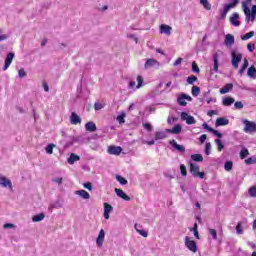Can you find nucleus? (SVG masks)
I'll list each match as a JSON object with an SVG mask.
<instances>
[{
	"instance_id": "obj_44",
	"label": "nucleus",
	"mask_w": 256,
	"mask_h": 256,
	"mask_svg": "<svg viewBox=\"0 0 256 256\" xmlns=\"http://www.w3.org/2000/svg\"><path fill=\"white\" fill-rule=\"evenodd\" d=\"M236 233H237V235H243V226H241V222H239L236 225Z\"/></svg>"
},
{
	"instance_id": "obj_23",
	"label": "nucleus",
	"mask_w": 256,
	"mask_h": 256,
	"mask_svg": "<svg viewBox=\"0 0 256 256\" xmlns=\"http://www.w3.org/2000/svg\"><path fill=\"white\" fill-rule=\"evenodd\" d=\"M81 157L75 153H72L70 157L67 159L69 165H73L75 162L80 161Z\"/></svg>"
},
{
	"instance_id": "obj_56",
	"label": "nucleus",
	"mask_w": 256,
	"mask_h": 256,
	"mask_svg": "<svg viewBox=\"0 0 256 256\" xmlns=\"http://www.w3.org/2000/svg\"><path fill=\"white\" fill-rule=\"evenodd\" d=\"M203 129H206V131H209V133H212L213 128L209 126L207 123H203L202 125Z\"/></svg>"
},
{
	"instance_id": "obj_5",
	"label": "nucleus",
	"mask_w": 256,
	"mask_h": 256,
	"mask_svg": "<svg viewBox=\"0 0 256 256\" xmlns=\"http://www.w3.org/2000/svg\"><path fill=\"white\" fill-rule=\"evenodd\" d=\"M185 247L189 249V251H192V253H197L198 248H197V243L194 240H191L189 236H186L184 239Z\"/></svg>"
},
{
	"instance_id": "obj_12",
	"label": "nucleus",
	"mask_w": 256,
	"mask_h": 256,
	"mask_svg": "<svg viewBox=\"0 0 256 256\" xmlns=\"http://www.w3.org/2000/svg\"><path fill=\"white\" fill-rule=\"evenodd\" d=\"M144 67L145 69H151V67H156V69H159V62L155 59H148Z\"/></svg>"
},
{
	"instance_id": "obj_48",
	"label": "nucleus",
	"mask_w": 256,
	"mask_h": 256,
	"mask_svg": "<svg viewBox=\"0 0 256 256\" xmlns=\"http://www.w3.org/2000/svg\"><path fill=\"white\" fill-rule=\"evenodd\" d=\"M83 187H85V189H88V191H93V184H91V182H85L83 184Z\"/></svg>"
},
{
	"instance_id": "obj_4",
	"label": "nucleus",
	"mask_w": 256,
	"mask_h": 256,
	"mask_svg": "<svg viewBox=\"0 0 256 256\" xmlns=\"http://www.w3.org/2000/svg\"><path fill=\"white\" fill-rule=\"evenodd\" d=\"M243 124H244V128H243L244 133H249V135L256 133L255 122H251L249 120H243Z\"/></svg>"
},
{
	"instance_id": "obj_64",
	"label": "nucleus",
	"mask_w": 256,
	"mask_h": 256,
	"mask_svg": "<svg viewBox=\"0 0 256 256\" xmlns=\"http://www.w3.org/2000/svg\"><path fill=\"white\" fill-rule=\"evenodd\" d=\"M53 182H54V183H58V185H61V183H63V178H61V177L54 178V179H53Z\"/></svg>"
},
{
	"instance_id": "obj_6",
	"label": "nucleus",
	"mask_w": 256,
	"mask_h": 256,
	"mask_svg": "<svg viewBox=\"0 0 256 256\" xmlns=\"http://www.w3.org/2000/svg\"><path fill=\"white\" fill-rule=\"evenodd\" d=\"M180 117L182 121H186L187 125H195L197 123L195 117L189 115L187 112H181Z\"/></svg>"
},
{
	"instance_id": "obj_54",
	"label": "nucleus",
	"mask_w": 256,
	"mask_h": 256,
	"mask_svg": "<svg viewBox=\"0 0 256 256\" xmlns=\"http://www.w3.org/2000/svg\"><path fill=\"white\" fill-rule=\"evenodd\" d=\"M205 153H206V155H211V144H210V142L206 143Z\"/></svg>"
},
{
	"instance_id": "obj_16",
	"label": "nucleus",
	"mask_w": 256,
	"mask_h": 256,
	"mask_svg": "<svg viewBox=\"0 0 256 256\" xmlns=\"http://www.w3.org/2000/svg\"><path fill=\"white\" fill-rule=\"evenodd\" d=\"M70 123L71 125H79V123H81V117L77 115V113L72 112L70 116Z\"/></svg>"
},
{
	"instance_id": "obj_60",
	"label": "nucleus",
	"mask_w": 256,
	"mask_h": 256,
	"mask_svg": "<svg viewBox=\"0 0 256 256\" xmlns=\"http://www.w3.org/2000/svg\"><path fill=\"white\" fill-rule=\"evenodd\" d=\"M199 141H200V143H205V141H207V134H202L199 137Z\"/></svg>"
},
{
	"instance_id": "obj_51",
	"label": "nucleus",
	"mask_w": 256,
	"mask_h": 256,
	"mask_svg": "<svg viewBox=\"0 0 256 256\" xmlns=\"http://www.w3.org/2000/svg\"><path fill=\"white\" fill-rule=\"evenodd\" d=\"M143 127L144 129H146V131H149V132L153 131V126H151L150 123H144Z\"/></svg>"
},
{
	"instance_id": "obj_19",
	"label": "nucleus",
	"mask_w": 256,
	"mask_h": 256,
	"mask_svg": "<svg viewBox=\"0 0 256 256\" xmlns=\"http://www.w3.org/2000/svg\"><path fill=\"white\" fill-rule=\"evenodd\" d=\"M85 129L90 133H95V131H97V125L95 124V122L90 121L85 124Z\"/></svg>"
},
{
	"instance_id": "obj_20",
	"label": "nucleus",
	"mask_w": 256,
	"mask_h": 256,
	"mask_svg": "<svg viewBox=\"0 0 256 256\" xmlns=\"http://www.w3.org/2000/svg\"><path fill=\"white\" fill-rule=\"evenodd\" d=\"M213 61H214L213 71L215 73H218L219 72V53L213 54Z\"/></svg>"
},
{
	"instance_id": "obj_8",
	"label": "nucleus",
	"mask_w": 256,
	"mask_h": 256,
	"mask_svg": "<svg viewBox=\"0 0 256 256\" xmlns=\"http://www.w3.org/2000/svg\"><path fill=\"white\" fill-rule=\"evenodd\" d=\"M0 187L13 189V183L7 177L0 174Z\"/></svg>"
},
{
	"instance_id": "obj_18",
	"label": "nucleus",
	"mask_w": 256,
	"mask_h": 256,
	"mask_svg": "<svg viewBox=\"0 0 256 256\" xmlns=\"http://www.w3.org/2000/svg\"><path fill=\"white\" fill-rule=\"evenodd\" d=\"M225 125H229V119H227L225 117L217 118V120L215 122L216 127H223Z\"/></svg>"
},
{
	"instance_id": "obj_46",
	"label": "nucleus",
	"mask_w": 256,
	"mask_h": 256,
	"mask_svg": "<svg viewBox=\"0 0 256 256\" xmlns=\"http://www.w3.org/2000/svg\"><path fill=\"white\" fill-rule=\"evenodd\" d=\"M18 76L20 77V79H23L24 77H27V72H25V69L21 68L18 71Z\"/></svg>"
},
{
	"instance_id": "obj_52",
	"label": "nucleus",
	"mask_w": 256,
	"mask_h": 256,
	"mask_svg": "<svg viewBox=\"0 0 256 256\" xmlns=\"http://www.w3.org/2000/svg\"><path fill=\"white\" fill-rule=\"evenodd\" d=\"M94 109H95V111H101V109H103V104L96 102L94 104Z\"/></svg>"
},
{
	"instance_id": "obj_63",
	"label": "nucleus",
	"mask_w": 256,
	"mask_h": 256,
	"mask_svg": "<svg viewBox=\"0 0 256 256\" xmlns=\"http://www.w3.org/2000/svg\"><path fill=\"white\" fill-rule=\"evenodd\" d=\"M231 9H233L229 4H225L223 11L226 13H229V11H231Z\"/></svg>"
},
{
	"instance_id": "obj_24",
	"label": "nucleus",
	"mask_w": 256,
	"mask_h": 256,
	"mask_svg": "<svg viewBox=\"0 0 256 256\" xmlns=\"http://www.w3.org/2000/svg\"><path fill=\"white\" fill-rule=\"evenodd\" d=\"M229 91H233V84L228 83L223 88L220 89V94L225 95L229 93Z\"/></svg>"
},
{
	"instance_id": "obj_29",
	"label": "nucleus",
	"mask_w": 256,
	"mask_h": 256,
	"mask_svg": "<svg viewBox=\"0 0 256 256\" xmlns=\"http://www.w3.org/2000/svg\"><path fill=\"white\" fill-rule=\"evenodd\" d=\"M192 161H196L197 163L203 162V155L201 154H192L191 155Z\"/></svg>"
},
{
	"instance_id": "obj_1",
	"label": "nucleus",
	"mask_w": 256,
	"mask_h": 256,
	"mask_svg": "<svg viewBox=\"0 0 256 256\" xmlns=\"http://www.w3.org/2000/svg\"><path fill=\"white\" fill-rule=\"evenodd\" d=\"M242 9L243 12L246 16V21H255V16H256V5H253L251 9H249V6L247 4L242 3Z\"/></svg>"
},
{
	"instance_id": "obj_2",
	"label": "nucleus",
	"mask_w": 256,
	"mask_h": 256,
	"mask_svg": "<svg viewBox=\"0 0 256 256\" xmlns=\"http://www.w3.org/2000/svg\"><path fill=\"white\" fill-rule=\"evenodd\" d=\"M190 173L192 177H195L198 179H205V172H200L199 165L195 163H190Z\"/></svg>"
},
{
	"instance_id": "obj_22",
	"label": "nucleus",
	"mask_w": 256,
	"mask_h": 256,
	"mask_svg": "<svg viewBox=\"0 0 256 256\" xmlns=\"http://www.w3.org/2000/svg\"><path fill=\"white\" fill-rule=\"evenodd\" d=\"M172 27L166 24H162L160 26V33H164V35H171Z\"/></svg>"
},
{
	"instance_id": "obj_43",
	"label": "nucleus",
	"mask_w": 256,
	"mask_h": 256,
	"mask_svg": "<svg viewBox=\"0 0 256 256\" xmlns=\"http://www.w3.org/2000/svg\"><path fill=\"white\" fill-rule=\"evenodd\" d=\"M180 173L183 177H187V167L184 164L180 165Z\"/></svg>"
},
{
	"instance_id": "obj_62",
	"label": "nucleus",
	"mask_w": 256,
	"mask_h": 256,
	"mask_svg": "<svg viewBox=\"0 0 256 256\" xmlns=\"http://www.w3.org/2000/svg\"><path fill=\"white\" fill-rule=\"evenodd\" d=\"M61 206H55V204H50V206L48 207V211H50V213L53 212V209H59Z\"/></svg>"
},
{
	"instance_id": "obj_15",
	"label": "nucleus",
	"mask_w": 256,
	"mask_h": 256,
	"mask_svg": "<svg viewBox=\"0 0 256 256\" xmlns=\"http://www.w3.org/2000/svg\"><path fill=\"white\" fill-rule=\"evenodd\" d=\"M170 145L179 153H185V146L179 145L177 141L175 140H170Z\"/></svg>"
},
{
	"instance_id": "obj_10",
	"label": "nucleus",
	"mask_w": 256,
	"mask_h": 256,
	"mask_svg": "<svg viewBox=\"0 0 256 256\" xmlns=\"http://www.w3.org/2000/svg\"><path fill=\"white\" fill-rule=\"evenodd\" d=\"M230 23L234 27H239L241 25V22L239 21V13L234 12L232 16L230 17Z\"/></svg>"
},
{
	"instance_id": "obj_34",
	"label": "nucleus",
	"mask_w": 256,
	"mask_h": 256,
	"mask_svg": "<svg viewBox=\"0 0 256 256\" xmlns=\"http://www.w3.org/2000/svg\"><path fill=\"white\" fill-rule=\"evenodd\" d=\"M247 75H248V77H251L252 79H254V77L256 75L255 66H251L250 68H248Z\"/></svg>"
},
{
	"instance_id": "obj_42",
	"label": "nucleus",
	"mask_w": 256,
	"mask_h": 256,
	"mask_svg": "<svg viewBox=\"0 0 256 256\" xmlns=\"http://www.w3.org/2000/svg\"><path fill=\"white\" fill-rule=\"evenodd\" d=\"M246 165H254L256 163V157L252 156L245 160Z\"/></svg>"
},
{
	"instance_id": "obj_57",
	"label": "nucleus",
	"mask_w": 256,
	"mask_h": 256,
	"mask_svg": "<svg viewBox=\"0 0 256 256\" xmlns=\"http://www.w3.org/2000/svg\"><path fill=\"white\" fill-rule=\"evenodd\" d=\"M232 9H235L237 5L239 4V0H231V3H228Z\"/></svg>"
},
{
	"instance_id": "obj_47",
	"label": "nucleus",
	"mask_w": 256,
	"mask_h": 256,
	"mask_svg": "<svg viewBox=\"0 0 256 256\" xmlns=\"http://www.w3.org/2000/svg\"><path fill=\"white\" fill-rule=\"evenodd\" d=\"M135 229L142 237H148L149 234L147 233V231L137 229V225H135Z\"/></svg>"
},
{
	"instance_id": "obj_14",
	"label": "nucleus",
	"mask_w": 256,
	"mask_h": 256,
	"mask_svg": "<svg viewBox=\"0 0 256 256\" xmlns=\"http://www.w3.org/2000/svg\"><path fill=\"white\" fill-rule=\"evenodd\" d=\"M115 193L124 201H131V197L125 193L122 189L115 188Z\"/></svg>"
},
{
	"instance_id": "obj_59",
	"label": "nucleus",
	"mask_w": 256,
	"mask_h": 256,
	"mask_svg": "<svg viewBox=\"0 0 256 256\" xmlns=\"http://www.w3.org/2000/svg\"><path fill=\"white\" fill-rule=\"evenodd\" d=\"M247 49L250 51V53H253V51H255V44L249 43L247 45Z\"/></svg>"
},
{
	"instance_id": "obj_31",
	"label": "nucleus",
	"mask_w": 256,
	"mask_h": 256,
	"mask_svg": "<svg viewBox=\"0 0 256 256\" xmlns=\"http://www.w3.org/2000/svg\"><path fill=\"white\" fill-rule=\"evenodd\" d=\"M255 35V31H250L244 35H241V39L242 41H247L249 39H251V37H253Z\"/></svg>"
},
{
	"instance_id": "obj_35",
	"label": "nucleus",
	"mask_w": 256,
	"mask_h": 256,
	"mask_svg": "<svg viewBox=\"0 0 256 256\" xmlns=\"http://www.w3.org/2000/svg\"><path fill=\"white\" fill-rule=\"evenodd\" d=\"M197 76L195 75H190L187 77L186 81L188 83V85H194L195 81H197Z\"/></svg>"
},
{
	"instance_id": "obj_38",
	"label": "nucleus",
	"mask_w": 256,
	"mask_h": 256,
	"mask_svg": "<svg viewBox=\"0 0 256 256\" xmlns=\"http://www.w3.org/2000/svg\"><path fill=\"white\" fill-rule=\"evenodd\" d=\"M116 181L120 183V185H127L128 181L121 175H116Z\"/></svg>"
},
{
	"instance_id": "obj_17",
	"label": "nucleus",
	"mask_w": 256,
	"mask_h": 256,
	"mask_svg": "<svg viewBox=\"0 0 256 256\" xmlns=\"http://www.w3.org/2000/svg\"><path fill=\"white\" fill-rule=\"evenodd\" d=\"M113 212V206L109 203H104V219H109V214Z\"/></svg>"
},
{
	"instance_id": "obj_40",
	"label": "nucleus",
	"mask_w": 256,
	"mask_h": 256,
	"mask_svg": "<svg viewBox=\"0 0 256 256\" xmlns=\"http://www.w3.org/2000/svg\"><path fill=\"white\" fill-rule=\"evenodd\" d=\"M166 137H167V133H165V132H156L155 133L156 141L159 139H166Z\"/></svg>"
},
{
	"instance_id": "obj_30",
	"label": "nucleus",
	"mask_w": 256,
	"mask_h": 256,
	"mask_svg": "<svg viewBox=\"0 0 256 256\" xmlns=\"http://www.w3.org/2000/svg\"><path fill=\"white\" fill-rule=\"evenodd\" d=\"M200 4L206 9V11H211V3L209 0H200Z\"/></svg>"
},
{
	"instance_id": "obj_41",
	"label": "nucleus",
	"mask_w": 256,
	"mask_h": 256,
	"mask_svg": "<svg viewBox=\"0 0 256 256\" xmlns=\"http://www.w3.org/2000/svg\"><path fill=\"white\" fill-rule=\"evenodd\" d=\"M53 149H55V144H48L46 146V153L48 155H53Z\"/></svg>"
},
{
	"instance_id": "obj_25",
	"label": "nucleus",
	"mask_w": 256,
	"mask_h": 256,
	"mask_svg": "<svg viewBox=\"0 0 256 256\" xmlns=\"http://www.w3.org/2000/svg\"><path fill=\"white\" fill-rule=\"evenodd\" d=\"M75 194L82 197V199H91V195L86 190H77Z\"/></svg>"
},
{
	"instance_id": "obj_53",
	"label": "nucleus",
	"mask_w": 256,
	"mask_h": 256,
	"mask_svg": "<svg viewBox=\"0 0 256 256\" xmlns=\"http://www.w3.org/2000/svg\"><path fill=\"white\" fill-rule=\"evenodd\" d=\"M235 109H243V102L237 101L234 103Z\"/></svg>"
},
{
	"instance_id": "obj_7",
	"label": "nucleus",
	"mask_w": 256,
	"mask_h": 256,
	"mask_svg": "<svg viewBox=\"0 0 256 256\" xmlns=\"http://www.w3.org/2000/svg\"><path fill=\"white\" fill-rule=\"evenodd\" d=\"M13 59H15V53L9 52L5 58L4 66L2 68L3 71H7V69L11 67V64L13 63Z\"/></svg>"
},
{
	"instance_id": "obj_33",
	"label": "nucleus",
	"mask_w": 256,
	"mask_h": 256,
	"mask_svg": "<svg viewBox=\"0 0 256 256\" xmlns=\"http://www.w3.org/2000/svg\"><path fill=\"white\" fill-rule=\"evenodd\" d=\"M125 117H127V114L125 112H121V114L117 116L116 121L121 125L125 123Z\"/></svg>"
},
{
	"instance_id": "obj_58",
	"label": "nucleus",
	"mask_w": 256,
	"mask_h": 256,
	"mask_svg": "<svg viewBox=\"0 0 256 256\" xmlns=\"http://www.w3.org/2000/svg\"><path fill=\"white\" fill-rule=\"evenodd\" d=\"M225 17H227V13L224 12V10H222V11L220 12V15H219L218 19H219L220 21H223V19H225Z\"/></svg>"
},
{
	"instance_id": "obj_37",
	"label": "nucleus",
	"mask_w": 256,
	"mask_h": 256,
	"mask_svg": "<svg viewBox=\"0 0 256 256\" xmlns=\"http://www.w3.org/2000/svg\"><path fill=\"white\" fill-rule=\"evenodd\" d=\"M249 155V150L247 148H242L240 151V159H245Z\"/></svg>"
},
{
	"instance_id": "obj_32",
	"label": "nucleus",
	"mask_w": 256,
	"mask_h": 256,
	"mask_svg": "<svg viewBox=\"0 0 256 256\" xmlns=\"http://www.w3.org/2000/svg\"><path fill=\"white\" fill-rule=\"evenodd\" d=\"M224 169L225 171H232L233 170V161L228 160L224 163Z\"/></svg>"
},
{
	"instance_id": "obj_28",
	"label": "nucleus",
	"mask_w": 256,
	"mask_h": 256,
	"mask_svg": "<svg viewBox=\"0 0 256 256\" xmlns=\"http://www.w3.org/2000/svg\"><path fill=\"white\" fill-rule=\"evenodd\" d=\"M177 103H178V105H180L181 107H186V106H187V101L185 100V96H183V94H181V95L178 97Z\"/></svg>"
},
{
	"instance_id": "obj_36",
	"label": "nucleus",
	"mask_w": 256,
	"mask_h": 256,
	"mask_svg": "<svg viewBox=\"0 0 256 256\" xmlns=\"http://www.w3.org/2000/svg\"><path fill=\"white\" fill-rule=\"evenodd\" d=\"M200 93H201V88H199V86H193L192 87V95H193V97H199Z\"/></svg>"
},
{
	"instance_id": "obj_49",
	"label": "nucleus",
	"mask_w": 256,
	"mask_h": 256,
	"mask_svg": "<svg viewBox=\"0 0 256 256\" xmlns=\"http://www.w3.org/2000/svg\"><path fill=\"white\" fill-rule=\"evenodd\" d=\"M137 82H138V85L136 86V89H140V87H143V77L138 76Z\"/></svg>"
},
{
	"instance_id": "obj_27",
	"label": "nucleus",
	"mask_w": 256,
	"mask_h": 256,
	"mask_svg": "<svg viewBox=\"0 0 256 256\" xmlns=\"http://www.w3.org/2000/svg\"><path fill=\"white\" fill-rule=\"evenodd\" d=\"M44 219H45V214L44 213H40V214H37V215L32 217V221L34 223H39V221H43Z\"/></svg>"
},
{
	"instance_id": "obj_11",
	"label": "nucleus",
	"mask_w": 256,
	"mask_h": 256,
	"mask_svg": "<svg viewBox=\"0 0 256 256\" xmlns=\"http://www.w3.org/2000/svg\"><path fill=\"white\" fill-rule=\"evenodd\" d=\"M224 44L226 45V47H231L235 45V36H233V34H227L225 36Z\"/></svg>"
},
{
	"instance_id": "obj_26",
	"label": "nucleus",
	"mask_w": 256,
	"mask_h": 256,
	"mask_svg": "<svg viewBox=\"0 0 256 256\" xmlns=\"http://www.w3.org/2000/svg\"><path fill=\"white\" fill-rule=\"evenodd\" d=\"M181 126L176 124L172 129H167V133H173L174 135H179L181 133Z\"/></svg>"
},
{
	"instance_id": "obj_13",
	"label": "nucleus",
	"mask_w": 256,
	"mask_h": 256,
	"mask_svg": "<svg viewBox=\"0 0 256 256\" xmlns=\"http://www.w3.org/2000/svg\"><path fill=\"white\" fill-rule=\"evenodd\" d=\"M103 241H105V230L101 229L96 239V245L103 247Z\"/></svg>"
},
{
	"instance_id": "obj_61",
	"label": "nucleus",
	"mask_w": 256,
	"mask_h": 256,
	"mask_svg": "<svg viewBox=\"0 0 256 256\" xmlns=\"http://www.w3.org/2000/svg\"><path fill=\"white\" fill-rule=\"evenodd\" d=\"M213 135H215V137H218L219 139H221V137H223V134H221L219 131L213 129L212 131Z\"/></svg>"
},
{
	"instance_id": "obj_9",
	"label": "nucleus",
	"mask_w": 256,
	"mask_h": 256,
	"mask_svg": "<svg viewBox=\"0 0 256 256\" xmlns=\"http://www.w3.org/2000/svg\"><path fill=\"white\" fill-rule=\"evenodd\" d=\"M123 148L121 146H110L108 148L109 155H121Z\"/></svg>"
},
{
	"instance_id": "obj_50",
	"label": "nucleus",
	"mask_w": 256,
	"mask_h": 256,
	"mask_svg": "<svg viewBox=\"0 0 256 256\" xmlns=\"http://www.w3.org/2000/svg\"><path fill=\"white\" fill-rule=\"evenodd\" d=\"M209 234L212 235V239L217 240V230L209 229Z\"/></svg>"
},
{
	"instance_id": "obj_45",
	"label": "nucleus",
	"mask_w": 256,
	"mask_h": 256,
	"mask_svg": "<svg viewBox=\"0 0 256 256\" xmlns=\"http://www.w3.org/2000/svg\"><path fill=\"white\" fill-rule=\"evenodd\" d=\"M248 194L251 197H256V187L255 186L250 187L249 190H248Z\"/></svg>"
},
{
	"instance_id": "obj_21",
	"label": "nucleus",
	"mask_w": 256,
	"mask_h": 256,
	"mask_svg": "<svg viewBox=\"0 0 256 256\" xmlns=\"http://www.w3.org/2000/svg\"><path fill=\"white\" fill-rule=\"evenodd\" d=\"M235 103V98L233 97H224L222 101V105L224 107H231Z\"/></svg>"
},
{
	"instance_id": "obj_3",
	"label": "nucleus",
	"mask_w": 256,
	"mask_h": 256,
	"mask_svg": "<svg viewBox=\"0 0 256 256\" xmlns=\"http://www.w3.org/2000/svg\"><path fill=\"white\" fill-rule=\"evenodd\" d=\"M231 58H232V67L235 69H239V63H241V60L243 59L242 53H237L235 50L231 52Z\"/></svg>"
},
{
	"instance_id": "obj_39",
	"label": "nucleus",
	"mask_w": 256,
	"mask_h": 256,
	"mask_svg": "<svg viewBox=\"0 0 256 256\" xmlns=\"http://www.w3.org/2000/svg\"><path fill=\"white\" fill-rule=\"evenodd\" d=\"M215 143L217 145L218 151H223V149H225V145H223V142L221 141V139L217 138L215 140Z\"/></svg>"
},
{
	"instance_id": "obj_55",
	"label": "nucleus",
	"mask_w": 256,
	"mask_h": 256,
	"mask_svg": "<svg viewBox=\"0 0 256 256\" xmlns=\"http://www.w3.org/2000/svg\"><path fill=\"white\" fill-rule=\"evenodd\" d=\"M192 71L193 73H199V66L195 62L192 63Z\"/></svg>"
}]
</instances>
